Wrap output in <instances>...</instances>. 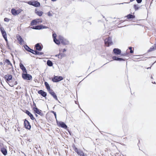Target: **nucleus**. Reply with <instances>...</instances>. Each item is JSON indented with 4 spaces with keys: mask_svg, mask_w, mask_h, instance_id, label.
Segmentation results:
<instances>
[{
    "mask_svg": "<svg viewBox=\"0 0 156 156\" xmlns=\"http://www.w3.org/2000/svg\"><path fill=\"white\" fill-rule=\"evenodd\" d=\"M49 79L51 80L53 82L57 83L62 80L63 78L61 76L54 75L53 78H50Z\"/></svg>",
    "mask_w": 156,
    "mask_h": 156,
    "instance_id": "obj_1",
    "label": "nucleus"
},
{
    "mask_svg": "<svg viewBox=\"0 0 156 156\" xmlns=\"http://www.w3.org/2000/svg\"><path fill=\"white\" fill-rule=\"evenodd\" d=\"M44 85L45 86L46 88L47 89L48 92L49 91L52 89H51L50 86L47 82L45 81L44 83Z\"/></svg>",
    "mask_w": 156,
    "mask_h": 156,
    "instance_id": "obj_21",
    "label": "nucleus"
},
{
    "mask_svg": "<svg viewBox=\"0 0 156 156\" xmlns=\"http://www.w3.org/2000/svg\"><path fill=\"white\" fill-rule=\"evenodd\" d=\"M6 82L9 84L13 78H12V75L10 74H7L4 76L3 77Z\"/></svg>",
    "mask_w": 156,
    "mask_h": 156,
    "instance_id": "obj_3",
    "label": "nucleus"
},
{
    "mask_svg": "<svg viewBox=\"0 0 156 156\" xmlns=\"http://www.w3.org/2000/svg\"><path fill=\"white\" fill-rule=\"evenodd\" d=\"M34 51H35V50H34L31 49L30 51V53H32V54H33Z\"/></svg>",
    "mask_w": 156,
    "mask_h": 156,
    "instance_id": "obj_52",
    "label": "nucleus"
},
{
    "mask_svg": "<svg viewBox=\"0 0 156 156\" xmlns=\"http://www.w3.org/2000/svg\"><path fill=\"white\" fill-rule=\"evenodd\" d=\"M0 151L5 156H6L7 154V151L6 148L3 146H2L0 149Z\"/></svg>",
    "mask_w": 156,
    "mask_h": 156,
    "instance_id": "obj_16",
    "label": "nucleus"
},
{
    "mask_svg": "<svg viewBox=\"0 0 156 156\" xmlns=\"http://www.w3.org/2000/svg\"><path fill=\"white\" fill-rule=\"evenodd\" d=\"M156 49V44H154L153 46L151 47L150 49L148 50V52H150L151 51H153Z\"/></svg>",
    "mask_w": 156,
    "mask_h": 156,
    "instance_id": "obj_22",
    "label": "nucleus"
},
{
    "mask_svg": "<svg viewBox=\"0 0 156 156\" xmlns=\"http://www.w3.org/2000/svg\"><path fill=\"white\" fill-rule=\"evenodd\" d=\"M35 13L39 16H41L43 13V12L41 11H37L36 9L35 10Z\"/></svg>",
    "mask_w": 156,
    "mask_h": 156,
    "instance_id": "obj_23",
    "label": "nucleus"
},
{
    "mask_svg": "<svg viewBox=\"0 0 156 156\" xmlns=\"http://www.w3.org/2000/svg\"><path fill=\"white\" fill-rule=\"evenodd\" d=\"M119 57L115 56L112 57V59L113 60L118 61Z\"/></svg>",
    "mask_w": 156,
    "mask_h": 156,
    "instance_id": "obj_38",
    "label": "nucleus"
},
{
    "mask_svg": "<svg viewBox=\"0 0 156 156\" xmlns=\"http://www.w3.org/2000/svg\"><path fill=\"white\" fill-rule=\"evenodd\" d=\"M42 22V21L41 18L36 19L33 20L31 22L30 25L31 26L37 25L39 23H41Z\"/></svg>",
    "mask_w": 156,
    "mask_h": 156,
    "instance_id": "obj_7",
    "label": "nucleus"
},
{
    "mask_svg": "<svg viewBox=\"0 0 156 156\" xmlns=\"http://www.w3.org/2000/svg\"><path fill=\"white\" fill-rule=\"evenodd\" d=\"M56 37H57V35L56 34V33L54 32H53V34H52V37L53 38V39H54V38L55 39V38H56Z\"/></svg>",
    "mask_w": 156,
    "mask_h": 156,
    "instance_id": "obj_40",
    "label": "nucleus"
},
{
    "mask_svg": "<svg viewBox=\"0 0 156 156\" xmlns=\"http://www.w3.org/2000/svg\"><path fill=\"white\" fill-rule=\"evenodd\" d=\"M27 3L29 5L36 7H39L41 5L40 3L39 2L33 0L28 1L27 2Z\"/></svg>",
    "mask_w": 156,
    "mask_h": 156,
    "instance_id": "obj_2",
    "label": "nucleus"
},
{
    "mask_svg": "<svg viewBox=\"0 0 156 156\" xmlns=\"http://www.w3.org/2000/svg\"><path fill=\"white\" fill-rule=\"evenodd\" d=\"M121 52V50L118 48H114L113 50V53L116 55H120Z\"/></svg>",
    "mask_w": 156,
    "mask_h": 156,
    "instance_id": "obj_15",
    "label": "nucleus"
},
{
    "mask_svg": "<svg viewBox=\"0 0 156 156\" xmlns=\"http://www.w3.org/2000/svg\"><path fill=\"white\" fill-rule=\"evenodd\" d=\"M35 114V116L36 117H38V115H37V113H34Z\"/></svg>",
    "mask_w": 156,
    "mask_h": 156,
    "instance_id": "obj_61",
    "label": "nucleus"
},
{
    "mask_svg": "<svg viewBox=\"0 0 156 156\" xmlns=\"http://www.w3.org/2000/svg\"><path fill=\"white\" fill-rule=\"evenodd\" d=\"M10 20L7 18L5 17L4 19V21L6 22H9Z\"/></svg>",
    "mask_w": 156,
    "mask_h": 156,
    "instance_id": "obj_44",
    "label": "nucleus"
},
{
    "mask_svg": "<svg viewBox=\"0 0 156 156\" xmlns=\"http://www.w3.org/2000/svg\"><path fill=\"white\" fill-rule=\"evenodd\" d=\"M0 30L1 31L2 35L6 34V33L4 28L2 27H0Z\"/></svg>",
    "mask_w": 156,
    "mask_h": 156,
    "instance_id": "obj_25",
    "label": "nucleus"
},
{
    "mask_svg": "<svg viewBox=\"0 0 156 156\" xmlns=\"http://www.w3.org/2000/svg\"><path fill=\"white\" fill-rule=\"evenodd\" d=\"M129 52L126 51L125 52H124V53H122L121 52V54H120V55H121L122 56H129Z\"/></svg>",
    "mask_w": 156,
    "mask_h": 156,
    "instance_id": "obj_30",
    "label": "nucleus"
},
{
    "mask_svg": "<svg viewBox=\"0 0 156 156\" xmlns=\"http://www.w3.org/2000/svg\"><path fill=\"white\" fill-rule=\"evenodd\" d=\"M25 50L27 51L30 52L31 49L27 45H24L23 46Z\"/></svg>",
    "mask_w": 156,
    "mask_h": 156,
    "instance_id": "obj_28",
    "label": "nucleus"
},
{
    "mask_svg": "<svg viewBox=\"0 0 156 156\" xmlns=\"http://www.w3.org/2000/svg\"><path fill=\"white\" fill-rule=\"evenodd\" d=\"M136 1L138 3H140L142 2V0H136Z\"/></svg>",
    "mask_w": 156,
    "mask_h": 156,
    "instance_id": "obj_51",
    "label": "nucleus"
},
{
    "mask_svg": "<svg viewBox=\"0 0 156 156\" xmlns=\"http://www.w3.org/2000/svg\"><path fill=\"white\" fill-rule=\"evenodd\" d=\"M125 59H126L125 58H119V57L118 61H120V62L122 61H125Z\"/></svg>",
    "mask_w": 156,
    "mask_h": 156,
    "instance_id": "obj_42",
    "label": "nucleus"
},
{
    "mask_svg": "<svg viewBox=\"0 0 156 156\" xmlns=\"http://www.w3.org/2000/svg\"><path fill=\"white\" fill-rule=\"evenodd\" d=\"M47 64L49 66L51 67L53 66V63L49 60H48L47 62Z\"/></svg>",
    "mask_w": 156,
    "mask_h": 156,
    "instance_id": "obj_27",
    "label": "nucleus"
},
{
    "mask_svg": "<svg viewBox=\"0 0 156 156\" xmlns=\"http://www.w3.org/2000/svg\"><path fill=\"white\" fill-rule=\"evenodd\" d=\"M21 62L22 61L21 60H20V63L19 64L20 68L22 70L23 73H27V71L26 69Z\"/></svg>",
    "mask_w": 156,
    "mask_h": 156,
    "instance_id": "obj_14",
    "label": "nucleus"
},
{
    "mask_svg": "<svg viewBox=\"0 0 156 156\" xmlns=\"http://www.w3.org/2000/svg\"><path fill=\"white\" fill-rule=\"evenodd\" d=\"M22 11L20 9L16 10L14 8H12L11 9V13L13 15L16 16L20 14Z\"/></svg>",
    "mask_w": 156,
    "mask_h": 156,
    "instance_id": "obj_11",
    "label": "nucleus"
},
{
    "mask_svg": "<svg viewBox=\"0 0 156 156\" xmlns=\"http://www.w3.org/2000/svg\"><path fill=\"white\" fill-rule=\"evenodd\" d=\"M130 3V2H123V3H120V4H124V3Z\"/></svg>",
    "mask_w": 156,
    "mask_h": 156,
    "instance_id": "obj_58",
    "label": "nucleus"
},
{
    "mask_svg": "<svg viewBox=\"0 0 156 156\" xmlns=\"http://www.w3.org/2000/svg\"><path fill=\"white\" fill-rule=\"evenodd\" d=\"M59 39L61 43L64 45H68L69 44V41L68 40L65 39L61 35L59 36Z\"/></svg>",
    "mask_w": 156,
    "mask_h": 156,
    "instance_id": "obj_4",
    "label": "nucleus"
},
{
    "mask_svg": "<svg viewBox=\"0 0 156 156\" xmlns=\"http://www.w3.org/2000/svg\"><path fill=\"white\" fill-rule=\"evenodd\" d=\"M2 36L5 40L6 43H8V40L7 39V34H5V35H2Z\"/></svg>",
    "mask_w": 156,
    "mask_h": 156,
    "instance_id": "obj_35",
    "label": "nucleus"
},
{
    "mask_svg": "<svg viewBox=\"0 0 156 156\" xmlns=\"http://www.w3.org/2000/svg\"><path fill=\"white\" fill-rule=\"evenodd\" d=\"M59 55H61L62 57V58L65 57L66 56V55L65 54L62 53H59Z\"/></svg>",
    "mask_w": 156,
    "mask_h": 156,
    "instance_id": "obj_41",
    "label": "nucleus"
},
{
    "mask_svg": "<svg viewBox=\"0 0 156 156\" xmlns=\"http://www.w3.org/2000/svg\"><path fill=\"white\" fill-rule=\"evenodd\" d=\"M72 147L73 148V150H74V151H75V152H76V153L79 150L76 147H75V145L74 144H73V146H72Z\"/></svg>",
    "mask_w": 156,
    "mask_h": 156,
    "instance_id": "obj_34",
    "label": "nucleus"
},
{
    "mask_svg": "<svg viewBox=\"0 0 156 156\" xmlns=\"http://www.w3.org/2000/svg\"><path fill=\"white\" fill-rule=\"evenodd\" d=\"M131 16L132 14H129L126 16L125 17H126L128 19L130 20V19H131Z\"/></svg>",
    "mask_w": 156,
    "mask_h": 156,
    "instance_id": "obj_36",
    "label": "nucleus"
},
{
    "mask_svg": "<svg viewBox=\"0 0 156 156\" xmlns=\"http://www.w3.org/2000/svg\"><path fill=\"white\" fill-rule=\"evenodd\" d=\"M59 103H61V102L58 100V101Z\"/></svg>",
    "mask_w": 156,
    "mask_h": 156,
    "instance_id": "obj_64",
    "label": "nucleus"
},
{
    "mask_svg": "<svg viewBox=\"0 0 156 156\" xmlns=\"http://www.w3.org/2000/svg\"><path fill=\"white\" fill-rule=\"evenodd\" d=\"M6 63H7L8 65H9L11 66H12V64L9 59H6L5 61Z\"/></svg>",
    "mask_w": 156,
    "mask_h": 156,
    "instance_id": "obj_32",
    "label": "nucleus"
},
{
    "mask_svg": "<svg viewBox=\"0 0 156 156\" xmlns=\"http://www.w3.org/2000/svg\"><path fill=\"white\" fill-rule=\"evenodd\" d=\"M54 42L57 44L59 45L60 44V41L58 39V40L56 38L53 39Z\"/></svg>",
    "mask_w": 156,
    "mask_h": 156,
    "instance_id": "obj_29",
    "label": "nucleus"
},
{
    "mask_svg": "<svg viewBox=\"0 0 156 156\" xmlns=\"http://www.w3.org/2000/svg\"><path fill=\"white\" fill-rule=\"evenodd\" d=\"M0 65H3V62H0Z\"/></svg>",
    "mask_w": 156,
    "mask_h": 156,
    "instance_id": "obj_60",
    "label": "nucleus"
},
{
    "mask_svg": "<svg viewBox=\"0 0 156 156\" xmlns=\"http://www.w3.org/2000/svg\"><path fill=\"white\" fill-rule=\"evenodd\" d=\"M151 79H153V77H152V76H151Z\"/></svg>",
    "mask_w": 156,
    "mask_h": 156,
    "instance_id": "obj_63",
    "label": "nucleus"
},
{
    "mask_svg": "<svg viewBox=\"0 0 156 156\" xmlns=\"http://www.w3.org/2000/svg\"><path fill=\"white\" fill-rule=\"evenodd\" d=\"M62 56H61V55H59L58 58H60V59H62Z\"/></svg>",
    "mask_w": 156,
    "mask_h": 156,
    "instance_id": "obj_56",
    "label": "nucleus"
},
{
    "mask_svg": "<svg viewBox=\"0 0 156 156\" xmlns=\"http://www.w3.org/2000/svg\"><path fill=\"white\" fill-rule=\"evenodd\" d=\"M56 123L57 125L59 127L63 128L65 129H66L68 127L65 122L62 121H59L56 119Z\"/></svg>",
    "mask_w": 156,
    "mask_h": 156,
    "instance_id": "obj_8",
    "label": "nucleus"
},
{
    "mask_svg": "<svg viewBox=\"0 0 156 156\" xmlns=\"http://www.w3.org/2000/svg\"><path fill=\"white\" fill-rule=\"evenodd\" d=\"M43 48V45L40 43L36 44L34 46V49L37 51H41Z\"/></svg>",
    "mask_w": 156,
    "mask_h": 156,
    "instance_id": "obj_10",
    "label": "nucleus"
},
{
    "mask_svg": "<svg viewBox=\"0 0 156 156\" xmlns=\"http://www.w3.org/2000/svg\"><path fill=\"white\" fill-rule=\"evenodd\" d=\"M135 18V16L132 14L131 19H134Z\"/></svg>",
    "mask_w": 156,
    "mask_h": 156,
    "instance_id": "obj_54",
    "label": "nucleus"
},
{
    "mask_svg": "<svg viewBox=\"0 0 156 156\" xmlns=\"http://www.w3.org/2000/svg\"><path fill=\"white\" fill-rule=\"evenodd\" d=\"M37 53H38V51L36 50L34 51L33 53V54L36 55H37Z\"/></svg>",
    "mask_w": 156,
    "mask_h": 156,
    "instance_id": "obj_49",
    "label": "nucleus"
},
{
    "mask_svg": "<svg viewBox=\"0 0 156 156\" xmlns=\"http://www.w3.org/2000/svg\"><path fill=\"white\" fill-rule=\"evenodd\" d=\"M47 15L49 16H52V14L50 12H49L47 13Z\"/></svg>",
    "mask_w": 156,
    "mask_h": 156,
    "instance_id": "obj_47",
    "label": "nucleus"
},
{
    "mask_svg": "<svg viewBox=\"0 0 156 156\" xmlns=\"http://www.w3.org/2000/svg\"><path fill=\"white\" fill-rule=\"evenodd\" d=\"M30 28H31L34 30H40V25H36L35 26H33L30 27Z\"/></svg>",
    "mask_w": 156,
    "mask_h": 156,
    "instance_id": "obj_26",
    "label": "nucleus"
},
{
    "mask_svg": "<svg viewBox=\"0 0 156 156\" xmlns=\"http://www.w3.org/2000/svg\"><path fill=\"white\" fill-rule=\"evenodd\" d=\"M152 82V83H153V84H156V83H155V82Z\"/></svg>",
    "mask_w": 156,
    "mask_h": 156,
    "instance_id": "obj_62",
    "label": "nucleus"
},
{
    "mask_svg": "<svg viewBox=\"0 0 156 156\" xmlns=\"http://www.w3.org/2000/svg\"><path fill=\"white\" fill-rule=\"evenodd\" d=\"M104 42L105 44L107 47H109L110 45L113 44L112 38L111 37H109L105 39Z\"/></svg>",
    "mask_w": 156,
    "mask_h": 156,
    "instance_id": "obj_5",
    "label": "nucleus"
},
{
    "mask_svg": "<svg viewBox=\"0 0 156 156\" xmlns=\"http://www.w3.org/2000/svg\"><path fill=\"white\" fill-rule=\"evenodd\" d=\"M37 93L39 94H40L41 96L45 98L46 99H47V93L46 92L42 90H40L38 91Z\"/></svg>",
    "mask_w": 156,
    "mask_h": 156,
    "instance_id": "obj_13",
    "label": "nucleus"
},
{
    "mask_svg": "<svg viewBox=\"0 0 156 156\" xmlns=\"http://www.w3.org/2000/svg\"><path fill=\"white\" fill-rule=\"evenodd\" d=\"M35 110H33L34 113H37L40 116H44V114L43 113L42 111L38 109L37 107H36L34 108Z\"/></svg>",
    "mask_w": 156,
    "mask_h": 156,
    "instance_id": "obj_12",
    "label": "nucleus"
},
{
    "mask_svg": "<svg viewBox=\"0 0 156 156\" xmlns=\"http://www.w3.org/2000/svg\"><path fill=\"white\" fill-rule=\"evenodd\" d=\"M76 153L77 154L80 156H85L84 153L81 150H79Z\"/></svg>",
    "mask_w": 156,
    "mask_h": 156,
    "instance_id": "obj_24",
    "label": "nucleus"
},
{
    "mask_svg": "<svg viewBox=\"0 0 156 156\" xmlns=\"http://www.w3.org/2000/svg\"><path fill=\"white\" fill-rule=\"evenodd\" d=\"M44 54V53L42 52H39L38 51L37 55H42Z\"/></svg>",
    "mask_w": 156,
    "mask_h": 156,
    "instance_id": "obj_48",
    "label": "nucleus"
},
{
    "mask_svg": "<svg viewBox=\"0 0 156 156\" xmlns=\"http://www.w3.org/2000/svg\"><path fill=\"white\" fill-rule=\"evenodd\" d=\"M15 78H13L12 80L9 83V85L10 87H13L14 85H16L17 84V81H15Z\"/></svg>",
    "mask_w": 156,
    "mask_h": 156,
    "instance_id": "obj_18",
    "label": "nucleus"
},
{
    "mask_svg": "<svg viewBox=\"0 0 156 156\" xmlns=\"http://www.w3.org/2000/svg\"><path fill=\"white\" fill-rule=\"evenodd\" d=\"M19 87V88H21V87L20 86H18V87L16 88V89H18V88Z\"/></svg>",
    "mask_w": 156,
    "mask_h": 156,
    "instance_id": "obj_57",
    "label": "nucleus"
},
{
    "mask_svg": "<svg viewBox=\"0 0 156 156\" xmlns=\"http://www.w3.org/2000/svg\"><path fill=\"white\" fill-rule=\"evenodd\" d=\"M133 8L135 11H136L140 8V7L139 6V5L137 4H134L133 5Z\"/></svg>",
    "mask_w": 156,
    "mask_h": 156,
    "instance_id": "obj_31",
    "label": "nucleus"
},
{
    "mask_svg": "<svg viewBox=\"0 0 156 156\" xmlns=\"http://www.w3.org/2000/svg\"><path fill=\"white\" fill-rule=\"evenodd\" d=\"M23 125L25 128L27 129L30 130L31 128V125L30 122L26 119H24Z\"/></svg>",
    "mask_w": 156,
    "mask_h": 156,
    "instance_id": "obj_9",
    "label": "nucleus"
},
{
    "mask_svg": "<svg viewBox=\"0 0 156 156\" xmlns=\"http://www.w3.org/2000/svg\"><path fill=\"white\" fill-rule=\"evenodd\" d=\"M155 62H156V60L151 65V67H147V69H151V66L154 64V63H155Z\"/></svg>",
    "mask_w": 156,
    "mask_h": 156,
    "instance_id": "obj_50",
    "label": "nucleus"
},
{
    "mask_svg": "<svg viewBox=\"0 0 156 156\" xmlns=\"http://www.w3.org/2000/svg\"><path fill=\"white\" fill-rule=\"evenodd\" d=\"M51 112L54 114V115L55 118L56 119H56H57V115H56V112L53 111H51Z\"/></svg>",
    "mask_w": 156,
    "mask_h": 156,
    "instance_id": "obj_39",
    "label": "nucleus"
},
{
    "mask_svg": "<svg viewBox=\"0 0 156 156\" xmlns=\"http://www.w3.org/2000/svg\"><path fill=\"white\" fill-rule=\"evenodd\" d=\"M40 30L44 29H47L48 28V27L46 26H45L43 25H40Z\"/></svg>",
    "mask_w": 156,
    "mask_h": 156,
    "instance_id": "obj_33",
    "label": "nucleus"
},
{
    "mask_svg": "<svg viewBox=\"0 0 156 156\" xmlns=\"http://www.w3.org/2000/svg\"><path fill=\"white\" fill-rule=\"evenodd\" d=\"M16 38L18 41L19 42V43L22 44V43L24 42L21 36L19 34H17L16 35Z\"/></svg>",
    "mask_w": 156,
    "mask_h": 156,
    "instance_id": "obj_19",
    "label": "nucleus"
},
{
    "mask_svg": "<svg viewBox=\"0 0 156 156\" xmlns=\"http://www.w3.org/2000/svg\"><path fill=\"white\" fill-rule=\"evenodd\" d=\"M6 45L8 48L10 50H11V49L9 45V42L7 43H6Z\"/></svg>",
    "mask_w": 156,
    "mask_h": 156,
    "instance_id": "obj_45",
    "label": "nucleus"
},
{
    "mask_svg": "<svg viewBox=\"0 0 156 156\" xmlns=\"http://www.w3.org/2000/svg\"><path fill=\"white\" fill-rule=\"evenodd\" d=\"M66 130L69 133L70 135L72 136V135L73 134H72V133L71 132V131L69 129L67 128Z\"/></svg>",
    "mask_w": 156,
    "mask_h": 156,
    "instance_id": "obj_46",
    "label": "nucleus"
},
{
    "mask_svg": "<svg viewBox=\"0 0 156 156\" xmlns=\"http://www.w3.org/2000/svg\"><path fill=\"white\" fill-rule=\"evenodd\" d=\"M59 54H57V55H55V56L56 57H58V56H59Z\"/></svg>",
    "mask_w": 156,
    "mask_h": 156,
    "instance_id": "obj_59",
    "label": "nucleus"
},
{
    "mask_svg": "<svg viewBox=\"0 0 156 156\" xmlns=\"http://www.w3.org/2000/svg\"><path fill=\"white\" fill-rule=\"evenodd\" d=\"M66 51V49L65 48H64L62 50V52L64 53Z\"/></svg>",
    "mask_w": 156,
    "mask_h": 156,
    "instance_id": "obj_55",
    "label": "nucleus"
},
{
    "mask_svg": "<svg viewBox=\"0 0 156 156\" xmlns=\"http://www.w3.org/2000/svg\"><path fill=\"white\" fill-rule=\"evenodd\" d=\"M52 96L53 98L56 101H58V98L56 94L55 93V92L53 91V90H52L48 92Z\"/></svg>",
    "mask_w": 156,
    "mask_h": 156,
    "instance_id": "obj_17",
    "label": "nucleus"
},
{
    "mask_svg": "<svg viewBox=\"0 0 156 156\" xmlns=\"http://www.w3.org/2000/svg\"><path fill=\"white\" fill-rule=\"evenodd\" d=\"M22 78L25 80H30L32 79V76L31 75L27 73H23L22 74Z\"/></svg>",
    "mask_w": 156,
    "mask_h": 156,
    "instance_id": "obj_6",
    "label": "nucleus"
},
{
    "mask_svg": "<svg viewBox=\"0 0 156 156\" xmlns=\"http://www.w3.org/2000/svg\"><path fill=\"white\" fill-rule=\"evenodd\" d=\"M25 112L30 117V119L32 120H33L35 119V118L34 117L33 115L28 110H26Z\"/></svg>",
    "mask_w": 156,
    "mask_h": 156,
    "instance_id": "obj_20",
    "label": "nucleus"
},
{
    "mask_svg": "<svg viewBox=\"0 0 156 156\" xmlns=\"http://www.w3.org/2000/svg\"><path fill=\"white\" fill-rule=\"evenodd\" d=\"M33 106H34V107H32V110H35V109L34 108L37 107L36 106V104L34 103V101H33Z\"/></svg>",
    "mask_w": 156,
    "mask_h": 156,
    "instance_id": "obj_43",
    "label": "nucleus"
},
{
    "mask_svg": "<svg viewBox=\"0 0 156 156\" xmlns=\"http://www.w3.org/2000/svg\"><path fill=\"white\" fill-rule=\"evenodd\" d=\"M133 48L131 47H128V49L130 50V51H129V52L130 53H133V52H134V48H133V50H132V49Z\"/></svg>",
    "mask_w": 156,
    "mask_h": 156,
    "instance_id": "obj_37",
    "label": "nucleus"
},
{
    "mask_svg": "<svg viewBox=\"0 0 156 156\" xmlns=\"http://www.w3.org/2000/svg\"><path fill=\"white\" fill-rule=\"evenodd\" d=\"M27 141H28L29 142H31L32 141V140L30 139H27Z\"/></svg>",
    "mask_w": 156,
    "mask_h": 156,
    "instance_id": "obj_53",
    "label": "nucleus"
}]
</instances>
